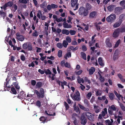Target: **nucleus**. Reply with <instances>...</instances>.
Returning <instances> with one entry per match:
<instances>
[{"label":"nucleus","instance_id":"obj_1","mask_svg":"<svg viewBox=\"0 0 125 125\" xmlns=\"http://www.w3.org/2000/svg\"><path fill=\"white\" fill-rule=\"evenodd\" d=\"M79 14L83 16H86L89 13V11L86 9L83 6L80 7L79 10Z\"/></svg>","mask_w":125,"mask_h":125},{"label":"nucleus","instance_id":"obj_2","mask_svg":"<svg viewBox=\"0 0 125 125\" xmlns=\"http://www.w3.org/2000/svg\"><path fill=\"white\" fill-rule=\"evenodd\" d=\"M40 92L37 90H35L34 93L36 94L39 98H43L44 96V89L41 88L40 89Z\"/></svg>","mask_w":125,"mask_h":125},{"label":"nucleus","instance_id":"obj_3","mask_svg":"<svg viewBox=\"0 0 125 125\" xmlns=\"http://www.w3.org/2000/svg\"><path fill=\"white\" fill-rule=\"evenodd\" d=\"M76 91L75 94L73 96L71 94L70 96L74 101H79L81 100L80 94L78 90H76Z\"/></svg>","mask_w":125,"mask_h":125},{"label":"nucleus","instance_id":"obj_4","mask_svg":"<svg viewBox=\"0 0 125 125\" xmlns=\"http://www.w3.org/2000/svg\"><path fill=\"white\" fill-rule=\"evenodd\" d=\"M116 18V15L115 14H112L107 18L106 20L108 22H112Z\"/></svg>","mask_w":125,"mask_h":125},{"label":"nucleus","instance_id":"obj_5","mask_svg":"<svg viewBox=\"0 0 125 125\" xmlns=\"http://www.w3.org/2000/svg\"><path fill=\"white\" fill-rule=\"evenodd\" d=\"M81 120V123L82 124L85 125L87 122V119L84 114H82L80 118Z\"/></svg>","mask_w":125,"mask_h":125},{"label":"nucleus","instance_id":"obj_6","mask_svg":"<svg viewBox=\"0 0 125 125\" xmlns=\"http://www.w3.org/2000/svg\"><path fill=\"white\" fill-rule=\"evenodd\" d=\"M85 115L88 119L91 121H94V118L92 116V114L89 112H87L85 113Z\"/></svg>","mask_w":125,"mask_h":125},{"label":"nucleus","instance_id":"obj_7","mask_svg":"<svg viewBox=\"0 0 125 125\" xmlns=\"http://www.w3.org/2000/svg\"><path fill=\"white\" fill-rule=\"evenodd\" d=\"M13 5V2L11 1H9L7 3H6L4 5V10H6V8L8 7H11Z\"/></svg>","mask_w":125,"mask_h":125},{"label":"nucleus","instance_id":"obj_8","mask_svg":"<svg viewBox=\"0 0 125 125\" xmlns=\"http://www.w3.org/2000/svg\"><path fill=\"white\" fill-rule=\"evenodd\" d=\"M120 33L119 30L117 28L116 29L114 32L113 34V37L115 38H117L119 36Z\"/></svg>","mask_w":125,"mask_h":125},{"label":"nucleus","instance_id":"obj_9","mask_svg":"<svg viewBox=\"0 0 125 125\" xmlns=\"http://www.w3.org/2000/svg\"><path fill=\"white\" fill-rule=\"evenodd\" d=\"M16 35L17 36V38L19 41H22L24 40V38L21 35H20L19 32H17L16 33Z\"/></svg>","mask_w":125,"mask_h":125},{"label":"nucleus","instance_id":"obj_10","mask_svg":"<svg viewBox=\"0 0 125 125\" xmlns=\"http://www.w3.org/2000/svg\"><path fill=\"white\" fill-rule=\"evenodd\" d=\"M97 15V12L94 11L91 12L89 15V17L90 18H94L96 17Z\"/></svg>","mask_w":125,"mask_h":125},{"label":"nucleus","instance_id":"obj_11","mask_svg":"<svg viewBox=\"0 0 125 125\" xmlns=\"http://www.w3.org/2000/svg\"><path fill=\"white\" fill-rule=\"evenodd\" d=\"M78 48L79 47L78 46H77L75 47L74 48V46H71L69 47L68 49L69 51L72 50V52H73L78 50Z\"/></svg>","mask_w":125,"mask_h":125},{"label":"nucleus","instance_id":"obj_12","mask_svg":"<svg viewBox=\"0 0 125 125\" xmlns=\"http://www.w3.org/2000/svg\"><path fill=\"white\" fill-rule=\"evenodd\" d=\"M124 19H125V14H122L120 15L119 17V21L122 23Z\"/></svg>","mask_w":125,"mask_h":125},{"label":"nucleus","instance_id":"obj_13","mask_svg":"<svg viewBox=\"0 0 125 125\" xmlns=\"http://www.w3.org/2000/svg\"><path fill=\"white\" fill-rule=\"evenodd\" d=\"M63 27L64 28H69L72 27V26L70 24H68L66 22H64L62 24Z\"/></svg>","mask_w":125,"mask_h":125},{"label":"nucleus","instance_id":"obj_14","mask_svg":"<svg viewBox=\"0 0 125 125\" xmlns=\"http://www.w3.org/2000/svg\"><path fill=\"white\" fill-rule=\"evenodd\" d=\"M98 62L99 65L102 67H103L104 65V64L103 62V59L101 57H99L98 59Z\"/></svg>","mask_w":125,"mask_h":125},{"label":"nucleus","instance_id":"obj_15","mask_svg":"<svg viewBox=\"0 0 125 125\" xmlns=\"http://www.w3.org/2000/svg\"><path fill=\"white\" fill-rule=\"evenodd\" d=\"M85 8L88 11L91 10L92 8V6L89 3H87L85 5Z\"/></svg>","mask_w":125,"mask_h":125},{"label":"nucleus","instance_id":"obj_16","mask_svg":"<svg viewBox=\"0 0 125 125\" xmlns=\"http://www.w3.org/2000/svg\"><path fill=\"white\" fill-rule=\"evenodd\" d=\"M95 71V69L94 67H91L89 70V74L90 75L93 74Z\"/></svg>","mask_w":125,"mask_h":125},{"label":"nucleus","instance_id":"obj_17","mask_svg":"<svg viewBox=\"0 0 125 125\" xmlns=\"http://www.w3.org/2000/svg\"><path fill=\"white\" fill-rule=\"evenodd\" d=\"M71 57V53L70 52H68L64 56V58L66 60L68 59L67 57L69 58Z\"/></svg>","mask_w":125,"mask_h":125},{"label":"nucleus","instance_id":"obj_18","mask_svg":"<svg viewBox=\"0 0 125 125\" xmlns=\"http://www.w3.org/2000/svg\"><path fill=\"white\" fill-rule=\"evenodd\" d=\"M115 5H111L108 6L107 7L108 10L109 11H112L114 9Z\"/></svg>","mask_w":125,"mask_h":125},{"label":"nucleus","instance_id":"obj_19","mask_svg":"<svg viewBox=\"0 0 125 125\" xmlns=\"http://www.w3.org/2000/svg\"><path fill=\"white\" fill-rule=\"evenodd\" d=\"M122 23V22H120L118 20L113 25L114 27L116 28L119 27L121 24Z\"/></svg>","mask_w":125,"mask_h":125},{"label":"nucleus","instance_id":"obj_20","mask_svg":"<svg viewBox=\"0 0 125 125\" xmlns=\"http://www.w3.org/2000/svg\"><path fill=\"white\" fill-rule=\"evenodd\" d=\"M105 42L107 46L109 47L110 48L112 47V43L110 42V40L109 39L106 40Z\"/></svg>","mask_w":125,"mask_h":125},{"label":"nucleus","instance_id":"obj_21","mask_svg":"<svg viewBox=\"0 0 125 125\" xmlns=\"http://www.w3.org/2000/svg\"><path fill=\"white\" fill-rule=\"evenodd\" d=\"M78 0H71V5L72 7H74L77 4Z\"/></svg>","mask_w":125,"mask_h":125},{"label":"nucleus","instance_id":"obj_22","mask_svg":"<svg viewBox=\"0 0 125 125\" xmlns=\"http://www.w3.org/2000/svg\"><path fill=\"white\" fill-rule=\"evenodd\" d=\"M109 98L111 100L114 99L115 96L113 93H109L108 94Z\"/></svg>","mask_w":125,"mask_h":125},{"label":"nucleus","instance_id":"obj_23","mask_svg":"<svg viewBox=\"0 0 125 125\" xmlns=\"http://www.w3.org/2000/svg\"><path fill=\"white\" fill-rule=\"evenodd\" d=\"M47 119L46 117H45L44 116H42L40 118L39 120L40 121L44 123L46 122Z\"/></svg>","mask_w":125,"mask_h":125},{"label":"nucleus","instance_id":"obj_24","mask_svg":"<svg viewBox=\"0 0 125 125\" xmlns=\"http://www.w3.org/2000/svg\"><path fill=\"white\" fill-rule=\"evenodd\" d=\"M42 85L43 84L42 82H39L37 83L36 85V88H39L42 87Z\"/></svg>","mask_w":125,"mask_h":125},{"label":"nucleus","instance_id":"obj_25","mask_svg":"<svg viewBox=\"0 0 125 125\" xmlns=\"http://www.w3.org/2000/svg\"><path fill=\"white\" fill-rule=\"evenodd\" d=\"M11 93L13 94H16L17 93V92L16 91L15 88L13 86L11 88Z\"/></svg>","mask_w":125,"mask_h":125},{"label":"nucleus","instance_id":"obj_26","mask_svg":"<svg viewBox=\"0 0 125 125\" xmlns=\"http://www.w3.org/2000/svg\"><path fill=\"white\" fill-rule=\"evenodd\" d=\"M81 56L83 59L84 60H86V54L83 52H81Z\"/></svg>","mask_w":125,"mask_h":125},{"label":"nucleus","instance_id":"obj_27","mask_svg":"<svg viewBox=\"0 0 125 125\" xmlns=\"http://www.w3.org/2000/svg\"><path fill=\"white\" fill-rule=\"evenodd\" d=\"M116 51V50L115 51L113 55V59L114 61L116 60L117 59H118V53H115V52Z\"/></svg>","mask_w":125,"mask_h":125},{"label":"nucleus","instance_id":"obj_28","mask_svg":"<svg viewBox=\"0 0 125 125\" xmlns=\"http://www.w3.org/2000/svg\"><path fill=\"white\" fill-rule=\"evenodd\" d=\"M120 33H122L125 32V26L124 27H122L120 28H118Z\"/></svg>","mask_w":125,"mask_h":125},{"label":"nucleus","instance_id":"obj_29","mask_svg":"<svg viewBox=\"0 0 125 125\" xmlns=\"http://www.w3.org/2000/svg\"><path fill=\"white\" fill-rule=\"evenodd\" d=\"M62 33L63 34H65L66 35H68L69 33V31L68 30L63 29L62 31Z\"/></svg>","mask_w":125,"mask_h":125},{"label":"nucleus","instance_id":"obj_30","mask_svg":"<svg viewBox=\"0 0 125 125\" xmlns=\"http://www.w3.org/2000/svg\"><path fill=\"white\" fill-rule=\"evenodd\" d=\"M27 49L28 51H31L32 49V47L31 44L30 42H29L28 44V45L27 46Z\"/></svg>","mask_w":125,"mask_h":125},{"label":"nucleus","instance_id":"obj_31","mask_svg":"<svg viewBox=\"0 0 125 125\" xmlns=\"http://www.w3.org/2000/svg\"><path fill=\"white\" fill-rule=\"evenodd\" d=\"M29 43V42H26L23 44L22 48L23 49L26 50L28 48L27 46H28Z\"/></svg>","mask_w":125,"mask_h":125},{"label":"nucleus","instance_id":"obj_32","mask_svg":"<svg viewBox=\"0 0 125 125\" xmlns=\"http://www.w3.org/2000/svg\"><path fill=\"white\" fill-rule=\"evenodd\" d=\"M44 71L45 73L47 75L48 74L51 75L52 74L51 72L49 69H48L47 70L44 69Z\"/></svg>","mask_w":125,"mask_h":125},{"label":"nucleus","instance_id":"obj_33","mask_svg":"<svg viewBox=\"0 0 125 125\" xmlns=\"http://www.w3.org/2000/svg\"><path fill=\"white\" fill-rule=\"evenodd\" d=\"M120 4L123 7V9H125V0H123L121 1Z\"/></svg>","mask_w":125,"mask_h":125},{"label":"nucleus","instance_id":"obj_34","mask_svg":"<svg viewBox=\"0 0 125 125\" xmlns=\"http://www.w3.org/2000/svg\"><path fill=\"white\" fill-rule=\"evenodd\" d=\"M114 93L116 95V96L118 98L119 100L120 99L121 96V95L119 94H118V93L116 92L115 91H114Z\"/></svg>","mask_w":125,"mask_h":125},{"label":"nucleus","instance_id":"obj_35","mask_svg":"<svg viewBox=\"0 0 125 125\" xmlns=\"http://www.w3.org/2000/svg\"><path fill=\"white\" fill-rule=\"evenodd\" d=\"M68 43L66 41V40H64L63 42L62 45L64 47L66 48L67 47V46L68 45Z\"/></svg>","mask_w":125,"mask_h":125},{"label":"nucleus","instance_id":"obj_36","mask_svg":"<svg viewBox=\"0 0 125 125\" xmlns=\"http://www.w3.org/2000/svg\"><path fill=\"white\" fill-rule=\"evenodd\" d=\"M64 106L65 107V110H68L69 108V105L66 102H64Z\"/></svg>","mask_w":125,"mask_h":125},{"label":"nucleus","instance_id":"obj_37","mask_svg":"<svg viewBox=\"0 0 125 125\" xmlns=\"http://www.w3.org/2000/svg\"><path fill=\"white\" fill-rule=\"evenodd\" d=\"M107 113V109L106 108H105L104 109V111H102V115L103 116H104L106 114V113Z\"/></svg>","mask_w":125,"mask_h":125},{"label":"nucleus","instance_id":"obj_38","mask_svg":"<svg viewBox=\"0 0 125 125\" xmlns=\"http://www.w3.org/2000/svg\"><path fill=\"white\" fill-rule=\"evenodd\" d=\"M62 56V51L61 50L58 51V56L59 58L61 57Z\"/></svg>","mask_w":125,"mask_h":125},{"label":"nucleus","instance_id":"obj_39","mask_svg":"<svg viewBox=\"0 0 125 125\" xmlns=\"http://www.w3.org/2000/svg\"><path fill=\"white\" fill-rule=\"evenodd\" d=\"M57 47L60 49H61L63 47L62 44L60 43H58L56 44Z\"/></svg>","mask_w":125,"mask_h":125},{"label":"nucleus","instance_id":"obj_40","mask_svg":"<svg viewBox=\"0 0 125 125\" xmlns=\"http://www.w3.org/2000/svg\"><path fill=\"white\" fill-rule=\"evenodd\" d=\"M42 15V13L41 11L40 10H38V13H37V17L39 19H40L41 18L40 16H41Z\"/></svg>","mask_w":125,"mask_h":125},{"label":"nucleus","instance_id":"obj_41","mask_svg":"<svg viewBox=\"0 0 125 125\" xmlns=\"http://www.w3.org/2000/svg\"><path fill=\"white\" fill-rule=\"evenodd\" d=\"M120 41L121 40L120 39L118 40L116 42L114 46V47H118L120 43Z\"/></svg>","mask_w":125,"mask_h":125},{"label":"nucleus","instance_id":"obj_42","mask_svg":"<svg viewBox=\"0 0 125 125\" xmlns=\"http://www.w3.org/2000/svg\"><path fill=\"white\" fill-rule=\"evenodd\" d=\"M82 49L83 52L86 51L87 50V48L84 45H83L82 46Z\"/></svg>","mask_w":125,"mask_h":125},{"label":"nucleus","instance_id":"obj_43","mask_svg":"<svg viewBox=\"0 0 125 125\" xmlns=\"http://www.w3.org/2000/svg\"><path fill=\"white\" fill-rule=\"evenodd\" d=\"M83 72V71L82 70H80L77 72H75V73L76 75H79L81 74Z\"/></svg>","mask_w":125,"mask_h":125},{"label":"nucleus","instance_id":"obj_44","mask_svg":"<svg viewBox=\"0 0 125 125\" xmlns=\"http://www.w3.org/2000/svg\"><path fill=\"white\" fill-rule=\"evenodd\" d=\"M0 15L3 17V19H4L5 17L6 16V14L5 12L3 11H0Z\"/></svg>","mask_w":125,"mask_h":125},{"label":"nucleus","instance_id":"obj_45","mask_svg":"<svg viewBox=\"0 0 125 125\" xmlns=\"http://www.w3.org/2000/svg\"><path fill=\"white\" fill-rule=\"evenodd\" d=\"M66 41L69 43H70L71 42V37L69 36H67L66 38Z\"/></svg>","mask_w":125,"mask_h":125},{"label":"nucleus","instance_id":"obj_46","mask_svg":"<svg viewBox=\"0 0 125 125\" xmlns=\"http://www.w3.org/2000/svg\"><path fill=\"white\" fill-rule=\"evenodd\" d=\"M64 66L68 68H70L71 67V66L70 63H68L67 62H66L65 63Z\"/></svg>","mask_w":125,"mask_h":125},{"label":"nucleus","instance_id":"obj_47","mask_svg":"<svg viewBox=\"0 0 125 125\" xmlns=\"http://www.w3.org/2000/svg\"><path fill=\"white\" fill-rule=\"evenodd\" d=\"M34 31V32L32 33V35L33 36L37 37L38 35V34L36 30H35Z\"/></svg>","mask_w":125,"mask_h":125},{"label":"nucleus","instance_id":"obj_48","mask_svg":"<svg viewBox=\"0 0 125 125\" xmlns=\"http://www.w3.org/2000/svg\"><path fill=\"white\" fill-rule=\"evenodd\" d=\"M109 108H110L111 109L114 111H115L116 110V108L115 107L114 105H112L110 107H109Z\"/></svg>","mask_w":125,"mask_h":125},{"label":"nucleus","instance_id":"obj_49","mask_svg":"<svg viewBox=\"0 0 125 125\" xmlns=\"http://www.w3.org/2000/svg\"><path fill=\"white\" fill-rule=\"evenodd\" d=\"M95 25L97 30L98 31H99L100 30L101 27L100 26L98 25V24H97V23H95Z\"/></svg>","mask_w":125,"mask_h":125},{"label":"nucleus","instance_id":"obj_50","mask_svg":"<svg viewBox=\"0 0 125 125\" xmlns=\"http://www.w3.org/2000/svg\"><path fill=\"white\" fill-rule=\"evenodd\" d=\"M36 105L39 107H40L41 105L40 101L39 100L37 101L36 102Z\"/></svg>","mask_w":125,"mask_h":125},{"label":"nucleus","instance_id":"obj_51","mask_svg":"<svg viewBox=\"0 0 125 125\" xmlns=\"http://www.w3.org/2000/svg\"><path fill=\"white\" fill-rule=\"evenodd\" d=\"M102 94V93H101L100 91H97L96 93L95 94L97 96L101 95Z\"/></svg>","mask_w":125,"mask_h":125},{"label":"nucleus","instance_id":"obj_52","mask_svg":"<svg viewBox=\"0 0 125 125\" xmlns=\"http://www.w3.org/2000/svg\"><path fill=\"white\" fill-rule=\"evenodd\" d=\"M120 106L122 110L123 111H125V107L122 104H120Z\"/></svg>","mask_w":125,"mask_h":125},{"label":"nucleus","instance_id":"obj_53","mask_svg":"<svg viewBox=\"0 0 125 125\" xmlns=\"http://www.w3.org/2000/svg\"><path fill=\"white\" fill-rule=\"evenodd\" d=\"M70 32V34L72 35H75L76 33L75 31L72 30H70L69 31V33Z\"/></svg>","mask_w":125,"mask_h":125},{"label":"nucleus","instance_id":"obj_54","mask_svg":"<svg viewBox=\"0 0 125 125\" xmlns=\"http://www.w3.org/2000/svg\"><path fill=\"white\" fill-rule=\"evenodd\" d=\"M108 111L109 114L111 115H112L113 114V110L111 109L110 108H108Z\"/></svg>","mask_w":125,"mask_h":125},{"label":"nucleus","instance_id":"obj_55","mask_svg":"<svg viewBox=\"0 0 125 125\" xmlns=\"http://www.w3.org/2000/svg\"><path fill=\"white\" fill-rule=\"evenodd\" d=\"M52 8L53 9H55L58 7V6L57 5H55L54 4H51Z\"/></svg>","mask_w":125,"mask_h":125},{"label":"nucleus","instance_id":"obj_56","mask_svg":"<svg viewBox=\"0 0 125 125\" xmlns=\"http://www.w3.org/2000/svg\"><path fill=\"white\" fill-rule=\"evenodd\" d=\"M62 17H60L58 19L57 18V19H55V21L58 22H59L62 21Z\"/></svg>","mask_w":125,"mask_h":125},{"label":"nucleus","instance_id":"obj_57","mask_svg":"<svg viewBox=\"0 0 125 125\" xmlns=\"http://www.w3.org/2000/svg\"><path fill=\"white\" fill-rule=\"evenodd\" d=\"M45 113L47 115L49 116H54L55 115V112L53 113V114H48V113H47V111L46 110H45Z\"/></svg>","mask_w":125,"mask_h":125},{"label":"nucleus","instance_id":"obj_58","mask_svg":"<svg viewBox=\"0 0 125 125\" xmlns=\"http://www.w3.org/2000/svg\"><path fill=\"white\" fill-rule=\"evenodd\" d=\"M92 95V94L91 92H89L88 93L87 95V98L88 99H89L91 97Z\"/></svg>","mask_w":125,"mask_h":125},{"label":"nucleus","instance_id":"obj_59","mask_svg":"<svg viewBox=\"0 0 125 125\" xmlns=\"http://www.w3.org/2000/svg\"><path fill=\"white\" fill-rule=\"evenodd\" d=\"M45 2L43 3L40 5V7L41 8H44L46 6L45 5Z\"/></svg>","mask_w":125,"mask_h":125},{"label":"nucleus","instance_id":"obj_60","mask_svg":"<svg viewBox=\"0 0 125 125\" xmlns=\"http://www.w3.org/2000/svg\"><path fill=\"white\" fill-rule=\"evenodd\" d=\"M84 81L86 82H87L88 83H90L91 82L90 80H89L87 77H85L84 79Z\"/></svg>","mask_w":125,"mask_h":125},{"label":"nucleus","instance_id":"obj_61","mask_svg":"<svg viewBox=\"0 0 125 125\" xmlns=\"http://www.w3.org/2000/svg\"><path fill=\"white\" fill-rule=\"evenodd\" d=\"M12 7L14 9L13 10L14 11H15L17 9V6L16 4H14Z\"/></svg>","mask_w":125,"mask_h":125},{"label":"nucleus","instance_id":"obj_62","mask_svg":"<svg viewBox=\"0 0 125 125\" xmlns=\"http://www.w3.org/2000/svg\"><path fill=\"white\" fill-rule=\"evenodd\" d=\"M31 83L32 85L35 86L36 84V82L35 80H32L31 81Z\"/></svg>","mask_w":125,"mask_h":125},{"label":"nucleus","instance_id":"obj_63","mask_svg":"<svg viewBox=\"0 0 125 125\" xmlns=\"http://www.w3.org/2000/svg\"><path fill=\"white\" fill-rule=\"evenodd\" d=\"M25 58L24 55H22L21 56V59L22 61H24L25 60Z\"/></svg>","mask_w":125,"mask_h":125},{"label":"nucleus","instance_id":"obj_64","mask_svg":"<svg viewBox=\"0 0 125 125\" xmlns=\"http://www.w3.org/2000/svg\"><path fill=\"white\" fill-rule=\"evenodd\" d=\"M99 80L100 81L101 83H103L105 80L104 78V77H102L99 78Z\"/></svg>","mask_w":125,"mask_h":125}]
</instances>
